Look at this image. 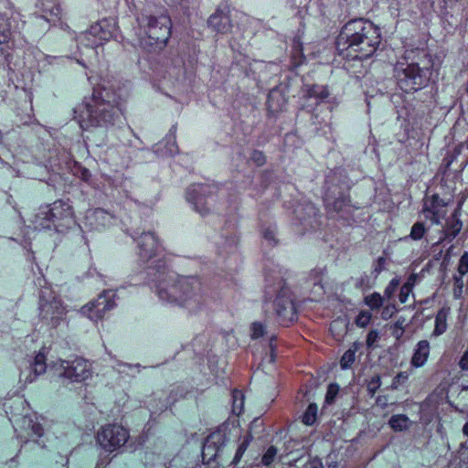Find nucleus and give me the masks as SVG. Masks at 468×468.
Here are the masks:
<instances>
[{
	"instance_id": "nucleus-1",
	"label": "nucleus",
	"mask_w": 468,
	"mask_h": 468,
	"mask_svg": "<svg viewBox=\"0 0 468 468\" xmlns=\"http://www.w3.org/2000/svg\"><path fill=\"white\" fill-rule=\"evenodd\" d=\"M125 93L123 89L116 88L113 84L99 85L93 88L90 96L84 98L79 108L74 109L73 118L82 129H108L115 125L122 115V106Z\"/></svg>"
},
{
	"instance_id": "nucleus-2",
	"label": "nucleus",
	"mask_w": 468,
	"mask_h": 468,
	"mask_svg": "<svg viewBox=\"0 0 468 468\" xmlns=\"http://www.w3.org/2000/svg\"><path fill=\"white\" fill-rule=\"evenodd\" d=\"M439 57L424 48L405 51L402 61L395 65L394 72L398 87L405 93L413 94L429 87L434 72L441 67Z\"/></svg>"
},
{
	"instance_id": "nucleus-3",
	"label": "nucleus",
	"mask_w": 468,
	"mask_h": 468,
	"mask_svg": "<svg viewBox=\"0 0 468 468\" xmlns=\"http://www.w3.org/2000/svg\"><path fill=\"white\" fill-rule=\"evenodd\" d=\"M380 42L379 27L370 21L358 18L349 20L342 27L335 47L340 54L345 50L353 51L354 58L363 60L376 52Z\"/></svg>"
},
{
	"instance_id": "nucleus-4",
	"label": "nucleus",
	"mask_w": 468,
	"mask_h": 468,
	"mask_svg": "<svg viewBox=\"0 0 468 468\" xmlns=\"http://www.w3.org/2000/svg\"><path fill=\"white\" fill-rule=\"evenodd\" d=\"M157 286L159 298L170 303L186 308L190 313L198 311L204 303L202 284L195 276L170 275Z\"/></svg>"
},
{
	"instance_id": "nucleus-5",
	"label": "nucleus",
	"mask_w": 468,
	"mask_h": 468,
	"mask_svg": "<svg viewBox=\"0 0 468 468\" xmlns=\"http://www.w3.org/2000/svg\"><path fill=\"white\" fill-rule=\"evenodd\" d=\"M138 23L146 28L147 37L144 45L154 50L164 48L171 37L172 21L167 14L152 13L144 9L137 16Z\"/></svg>"
},
{
	"instance_id": "nucleus-6",
	"label": "nucleus",
	"mask_w": 468,
	"mask_h": 468,
	"mask_svg": "<svg viewBox=\"0 0 468 468\" xmlns=\"http://www.w3.org/2000/svg\"><path fill=\"white\" fill-rule=\"evenodd\" d=\"M34 222L37 228H53L58 232H64L76 225L72 207L63 200L41 207L35 216Z\"/></svg>"
},
{
	"instance_id": "nucleus-7",
	"label": "nucleus",
	"mask_w": 468,
	"mask_h": 468,
	"mask_svg": "<svg viewBox=\"0 0 468 468\" xmlns=\"http://www.w3.org/2000/svg\"><path fill=\"white\" fill-rule=\"evenodd\" d=\"M265 281L264 300L265 302L271 301L274 297V307L279 317V323L287 326L296 316L292 292L284 285L283 281L280 277L275 279L267 277Z\"/></svg>"
},
{
	"instance_id": "nucleus-8",
	"label": "nucleus",
	"mask_w": 468,
	"mask_h": 468,
	"mask_svg": "<svg viewBox=\"0 0 468 468\" xmlns=\"http://www.w3.org/2000/svg\"><path fill=\"white\" fill-rule=\"evenodd\" d=\"M37 281L41 287L38 294V316L43 323L56 328L65 319L66 309L54 291L49 286L42 285L46 281L43 279Z\"/></svg>"
},
{
	"instance_id": "nucleus-9",
	"label": "nucleus",
	"mask_w": 468,
	"mask_h": 468,
	"mask_svg": "<svg viewBox=\"0 0 468 468\" xmlns=\"http://www.w3.org/2000/svg\"><path fill=\"white\" fill-rule=\"evenodd\" d=\"M218 186L215 184L195 183L186 190V200L190 202L197 212L201 216H207L212 211L209 200L217 194Z\"/></svg>"
},
{
	"instance_id": "nucleus-10",
	"label": "nucleus",
	"mask_w": 468,
	"mask_h": 468,
	"mask_svg": "<svg viewBox=\"0 0 468 468\" xmlns=\"http://www.w3.org/2000/svg\"><path fill=\"white\" fill-rule=\"evenodd\" d=\"M228 429L229 425L223 423L219 425L215 431L211 432L209 435L206 437L202 444V450L200 454L202 463L211 462L215 463H219L218 459L219 457L220 452L222 451L228 441Z\"/></svg>"
},
{
	"instance_id": "nucleus-11",
	"label": "nucleus",
	"mask_w": 468,
	"mask_h": 468,
	"mask_svg": "<svg viewBox=\"0 0 468 468\" xmlns=\"http://www.w3.org/2000/svg\"><path fill=\"white\" fill-rule=\"evenodd\" d=\"M128 438V431L116 424L102 427L96 437L101 447L110 452L124 445Z\"/></svg>"
},
{
	"instance_id": "nucleus-12",
	"label": "nucleus",
	"mask_w": 468,
	"mask_h": 468,
	"mask_svg": "<svg viewBox=\"0 0 468 468\" xmlns=\"http://www.w3.org/2000/svg\"><path fill=\"white\" fill-rule=\"evenodd\" d=\"M293 215L294 223L302 227V234L316 229L321 224V216L318 213V208L310 201L297 204L294 207Z\"/></svg>"
},
{
	"instance_id": "nucleus-13",
	"label": "nucleus",
	"mask_w": 468,
	"mask_h": 468,
	"mask_svg": "<svg viewBox=\"0 0 468 468\" xmlns=\"http://www.w3.org/2000/svg\"><path fill=\"white\" fill-rule=\"evenodd\" d=\"M324 200L335 199L349 194L350 182L343 170L335 169L325 178Z\"/></svg>"
},
{
	"instance_id": "nucleus-14",
	"label": "nucleus",
	"mask_w": 468,
	"mask_h": 468,
	"mask_svg": "<svg viewBox=\"0 0 468 468\" xmlns=\"http://www.w3.org/2000/svg\"><path fill=\"white\" fill-rule=\"evenodd\" d=\"M130 235L137 242L138 255L142 261H148L159 254L161 245L154 232L147 231L139 234L133 231Z\"/></svg>"
},
{
	"instance_id": "nucleus-15",
	"label": "nucleus",
	"mask_w": 468,
	"mask_h": 468,
	"mask_svg": "<svg viewBox=\"0 0 468 468\" xmlns=\"http://www.w3.org/2000/svg\"><path fill=\"white\" fill-rule=\"evenodd\" d=\"M114 294L110 291H103L94 301L84 305L81 313L92 321L102 319L105 313L115 306Z\"/></svg>"
},
{
	"instance_id": "nucleus-16",
	"label": "nucleus",
	"mask_w": 468,
	"mask_h": 468,
	"mask_svg": "<svg viewBox=\"0 0 468 468\" xmlns=\"http://www.w3.org/2000/svg\"><path fill=\"white\" fill-rule=\"evenodd\" d=\"M63 371L60 377L69 378L72 382H81L90 377V368L87 360L76 358L73 361H63L61 364Z\"/></svg>"
},
{
	"instance_id": "nucleus-17",
	"label": "nucleus",
	"mask_w": 468,
	"mask_h": 468,
	"mask_svg": "<svg viewBox=\"0 0 468 468\" xmlns=\"http://www.w3.org/2000/svg\"><path fill=\"white\" fill-rule=\"evenodd\" d=\"M448 205L438 194H433L430 199H425L422 207V213L425 218L434 224H439L444 216L442 209Z\"/></svg>"
},
{
	"instance_id": "nucleus-18",
	"label": "nucleus",
	"mask_w": 468,
	"mask_h": 468,
	"mask_svg": "<svg viewBox=\"0 0 468 468\" xmlns=\"http://www.w3.org/2000/svg\"><path fill=\"white\" fill-rule=\"evenodd\" d=\"M287 92L288 88L282 84L270 90L267 98V109L271 114L275 115L284 111L288 101Z\"/></svg>"
},
{
	"instance_id": "nucleus-19",
	"label": "nucleus",
	"mask_w": 468,
	"mask_h": 468,
	"mask_svg": "<svg viewBox=\"0 0 468 468\" xmlns=\"http://www.w3.org/2000/svg\"><path fill=\"white\" fill-rule=\"evenodd\" d=\"M329 214L336 213L340 218L348 220L353 212L350 196L336 197L335 199L324 200Z\"/></svg>"
},
{
	"instance_id": "nucleus-20",
	"label": "nucleus",
	"mask_w": 468,
	"mask_h": 468,
	"mask_svg": "<svg viewBox=\"0 0 468 468\" xmlns=\"http://www.w3.org/2000/svg\"><path fill=\"white\" fill-rule=\"evenodd\" d=\"M229 13V12L227 7H218L216 12L209 16L207 20L208 27L218 33H228L232 27Z\"/></svg>"
},
{
	"instance_id": "nucleus-21",
	"label": "nucleus",
	"mask_w": 468,
	"mask_h": 468,
	"mask_svg": "<svg viewBox=\"0 0 468 468\" xmlns=\"http://www.w3.org/2000/svg\"><path fill=\"white\" fill-rule=\"evenodd\" d=\"M170 275L176 274L168 270L167 262L164 258L153 261L152 265L148 267L147 276L152 282H154L156 283V287L164 279H165L166 282H171L169 281Z\"/></svg>"
},
{
	"instance_id": "nucleus-22",
	"label": "nucleus",
	"mask_w": 468,
	"mask_h": 468,
	"mask_svg": "<svg viewBox=\"0 0 468 468\" xmlns=\"http://www.w3.org/2000/svg\"><path fill=\"white\" fill-rule=\"evenodd\" d=\"M11 32L0 23V63L9 67L12 58L13 45L10 44Z\"/></svg>"
},
{
	"instance_id": "nucleus-23",
	"label": "nucleus",
	"mask_w": 468,
	"mask_h": 468,
	"mask_svg": "<svg viewBox=\"0 0 468 468\" xmlns=\"http://www.w3.org/2000/svg\"><path fill=\"white\" fill-rule=\"evenodd\" d=\"M37 6L43 12L42 16L48 22L60 19L61 9L58 0H38Z\"/></svg>"
},
{
	"instance_id": "nucleus-24",
	"label": "nucleus",
	"mask_w": 468,
	"mask_h": 468,
	"mask_svg": "<svg viewBox=\"0 0 468 468\" xmlns=\"http://www.w3.org/2000/svg\"><path fill=\"white\" fill-rule=\"evenodd\" d=\"M430 343L428 340H420L415 346L410 364L414 367H420L425 365L430 356Z\"/></svg>"
},
{
	"instance_id": "nucleus-25",
	"label": "nucleus",
	"mask_w": 468,
	"mask_h": 468,
	"mask_svg": "<svg viewBox=\"0 0 468 468\" xmlns=\"http://www.w3.org/2000/svg\"><path fill=\"white\" fill-rule=\"evenodd\" d=\"M303 98H314L319 101H324L330 95L329 89L326 85L319 84H304L303 86Z\"/></svg>"
},
{
	"instance_id": "nucleus-26",
	"label": "nucleus",
	"mask_w": 468,
	"mask_h": 468,
	"mask_svg": "<svg viewBox=\"0 0 468 468\" xmlns=\"http://www.w3.org/2000/svg\"><path fill=\"white\" fill-rule=\"evenodd\" d=\"M451 308L449 306L441 307L435 316V326L431 333V336L438 337L444 334L447 330V319L450 314Z\"/></svg>"
},
{
	"instance_id": "nucleus-27",
	"label": "nucleus",
	"mask_w": 468,
	"mask_h": 468,
	"mask_svg": "<svg viewBox=\"0 0 468 468\" xmlns=\"http://www.w3.org/2000/svg\"><path fill=\"white\" fill-rule=\"evenodd\" d=\"M410 420L405 414L392 415L388 420V425L394 431H405L410 429Z\"/></svg>"
},
{
	"instance_id": "nucleus-28",
	"label": "nucleus",
	"mask_w": 468,
	"mask_h": 468,
	"mask_svg": "<svg viewBox=\"0 0 468 468\" xmlns=\"http://www.w3.org/2000/svg\"><path fill=\"white\" fill-rule=\"evenodd\" d=\"M463 227V222L460 218L451 219L448 223V227L445 229V239L449 241L453 240L460 233Z\"/></svg>"
},
{
	"instance_id": "nucleus-29",
	"label": "nucleus",
	"mask_w": 468,
	"mask_h": 468,
	"mask_svg": "<svg viewBox=\"0 0 468 468\" xmlns=\"http://www.w3.org/2000/svg\"><path fill=\"white\" fill-rule=\"evenodd\" d=\"M89 33L101 41L109 40L112 37L111 31L104 29L101 23L91 26Z\"/></svg>"
},
{
	"instance_id": "nucleus-30",
	"label": "nucleus",
	"mask_w": 468,
	"mask_h": 468,
	"mask_svg": "<svg viewBox=\"0 0 468 468\" xmlns=\"http://www.w3.org/2000/svg\"><path fill=\"white\" fill-rule=\"evenodd\" d=\"M317 405L310 403L302 416V421L308 426H312L316 421Z\"/></svg>"
},
{
	"instance_id": "nucleus-31",
	"label": "nucleus",
	"mask_w": 468,
	"mask_h": 468,
	"mask_svg": "<svg viewBox=\"0 0 468 468\" xmlns=\"http://www.w3.org/2000/svg\"><path fill=\"white\" fill-rule=\"evenodd\" d=\"M244 395L240 390L234 389L232 391V412L239 415L243 410Z\"/></svg>"
},
{
	"instance_id": "nucleus-32",
	"label": "nucleus",
	"mask_w": 468,
	"mask_h": 468,
	"mask_svg": "<svg viewBox=\"0 0 468 468\" xmlns=\"http://www.w3.org/2000/svg\"><path fill=\"white\" fill-rule=\"evenodd\" d=\"M31 367L32 371L35 373V376L43 374L47 368L45 356L41 353L37 354L34 358V362L31 365Z\"/></svg>"
},
{
	"instance_id": "nucleus-33",
	"label": "nucleus",
	"mask_w": 468,
	"mask_h": 468,
	"mask_svg": "<svg viewBox=\"0 0 468 468\" xmlns=\"http://www.w3.org/2000/svg\"><path fill=\"white\" fill-rule=\"evenodd\" d=\"M384 297L378 292H373L364 298V303L372 310L378 309L383 305Z\"/></svg>"
},
{
	"instance_id": "nucleus-34",
	"label": "nucleus",
	"mask_w": 468,
	"mask_h": 468,
	"mask_svg": "<svg viewBox=\"0 0 468 468\" xmlns=\"http://www.w3.org/2000/svg\"><path fill=\"white\" fill-rule=\"evenodd\" d=\"M262 237L269 246L274 247L278 244L275 229L267 227L262 230Z\"/></svg>"
},
{
	"instance_id": "nucleus-35",
	"label": "nucleus",
	"mask_w": 468,
	"mask_h": 468,
	"mask_svg": "<svg viewBox=\"0 0 468 468\" xmlns=\"http://www.w3.org/2000/svg\"><path fill=\"white\" fill-rule=\"evenodd\" d=\"M278 450L275 446H270L263 453L261 463L265 466H270L275 460Z\"/></svg>"
},
{
	"instance_id": "nucleus-36",
	"label": "nucleus",
	"mask_w": 468,
	"mask_h": 468,
	"mask_svg": "<svg viewBox=\"0 0 468 468\" xmlns=\"http://www.w3.org/2000/svg\"><path fill=\"white\" fill-rule=\"evenodd\" d=\"M426 229L423 222H416L410 230V238L413 240H419L423 238Z\"/></svg>"
},
{
	"instance_id": "nucleus-37",
	"label": "nucleus",
	"mask_w": 468,
	"mask_h": 468,
	"mask_svg": "<svg viewBox=\"0 0 468 468\" xmlns=\"http://www.w3.org/2000/svg\"><path fill=\"white\" fill-rule=\"evenodd\" d=\"M458 272L461 276H463L468 272V251H465L459 260ZM454 279L456 282H462V277H454Z\"/></svg>"
},
{
	"instance_id": "nucleus-38",
	"label": "nucleus",
	"mask_w": 468,
	"mask_h": 468,
	"mask_svg": "<svg viewBox=\"0 0 468 468\" xmlns=\"http://www.w3.org/2000/svg\"><path fill=\"white\" fill-rule=\"evenodd\" d=\"M372 318V314L369 311H361L355 319V324L361 328L366 327L369 324Z\"/></svg>"
},
{
	"instance_id": "nucleus-39",
	"label": "nucleus",
	"mask_w": 468,
	"mask_h": 468,
	"mask_svg": "<svg viewBox=\"0 0 468 468\" xmlns=\"http://www.w3.org/2000/svg\"><path fill=\"white\" fill-rule=\"evenodd\" d=\"M356 355L354 350H346L340 359V367L342 369L349 368L355 362Z\"/></svg>"
},
{
	"instance_id": "nucleus-40",
	"label": "nucleus",
	"mask_w": 468,
	"mask_h": 468,
	"mask_svg": "<svg viewBox=\"0 0 468 468\" xmlns=\"http://www.w3.org/2000/svg\"><path fill=\"white\" fill-rule=\"evenodd\" d=\"M339 387L335 383H330L327 387V391L325 394L324 401L326 404H333L335 402V399L338 394Z\"/></svg>"
},
{
	"instance_id": "nucleus-41",
	"label": "nucleus",
	"mask_w": 468,
	"mask_h": 468,
	"mask_svg": "<svg viewBox=\"0 0 468 468\" xmlns=\"http://www.w3.org/2000/svg\"><path fill=\"white\" fill-rule=\"evenodd\" d=\"M186 392L183 387L176 386L170 391L167 400L168 402L175 403L178 399L185 398Z\"/></svg>"
},
{
	"instance_id": "nucleus-42",
	"label": "nucleus",
	"mask_w": 468,
	"mask_h": 468,
	"mask_svg": "<svg viewBox=\"0 0 468 468\" xmlns=\"http://www.w3.org/2000/svg\"><path fill=\"white\" fill-rule=\"evenodd\" d=\"M381 386V378H380V376L379 375H376L374 376L367 383V392H368V395L370 397H374V395L376 394L377 390L380 388Z\"/></svg>"
},
{
	"instance_id": "nucleus-43",
	"label": "nucleus",
	"mask_w": 468,
	"mask_h": 468,
	"mask_svg": "<svg viewBox=\"0 0 468 468\" xmlns=\"http://www.w3.org/2000/svg\"><path fill=\"white\" fill-rule=\"evenodd\" d=\"M27 428L31 431L32 434H34L37 438H40L44 434V428L42 424H40L37 420H33L32 419L28 420Z\"/></svg>"
},
{
	"instance_id": "nucleus-44",
	"label": "nucleus",
	"mask_w": 468,
	"mask_h": 468,
	"mask_svg": "<svg viewBox=\"0 0 468 468\" xmlns=\"http://www.w3.org/2000/svg\"><path fill=\"white\" fill-rule=\"evenodd\" d=\"M246 443H247V441H241L240 442V444L239 445V447H238V449L236 451L235 456H234L233 460L230 463L231 465L235 466V465H237L239 463V461L241 460L244 452L248 449V446H246Z\"/></svg>"
},
{
	"instance_id": "nucleus-45",
	"label": "nucleus",
	"mask_w": 468,
	"mask_h": 468,
	"mask_svg": "<svg viewBox=\"0 0 468 468\" xmlns=\"http://www.w3.org/2000/svg\"><path fill=\"white\" fill-rule=\"evenodd\" d=\"M250 159L257 166H262L266 163V157L260 150H253Z\"/></svg>"
},
{
	"instance_id": "nucleus-46",
	"label": "nucleus",
	"mask_w": 468,
	"mask_h": 468,
	"mask_svg": "<svg viewBox=\"0 0 468 468\" xmlns=\"http://www.w3.org/2000/svg\"><path fill=\"white\" fill-rule=\"evenodd\" d=\"M408 378H409V375H408L407 372L401 371V372L398 373L395 376V378H393V381H392V384L390 386V388L391 389H397L399 385H401V384L406 382Z\"/></svg>"
},
{
	"instance_id": "nucleus-47",
	"label": "nucleus",
	"mask_w": 468,
	"mask_h": 468,
	"mask_svg": "<svg viewBox=\"0 0 468 468\" xmlns=\"http://www.w3.org/2000/svg\"><path fill=\"white\" fill-rule=\"evenodd\" d=\"M411 290H412V284L410 283V282H407L406 283H404L401 286L400 291H399V300L400 303H406L407 302V299H408Z\"/></svg>"
},
{
	"instance_id": "nucleus-48",
	"label": "nucleus",
	"mask_w": 468,
	"mask_h": 468,
	"mask_svg": "<svg viewBox=\"0 0 468 468\" xmlns=\"http://www.w3.org/2000/svg\"><path fill=\"white\" fill-rule=\"evenodd\" d=\"M399 284V280L397 279V278H394L390 281V282L388 284V286L386 287L385 291H384V298H388L389 299L393 293L395 292V291L397 290L398 286Z\"/></svg>"
},
{
	"instance_id": "nucleus-49",
	"label": "nucleus",
	"mask_w": 468,
	"mask_h": 468,
	"mask_svg": "<svg viewBox=\"0 0 468 468\" xmlns=\"http://www.w3.org/2000/svg\"><path fill=\"white\" fill-rule=\"evenodd\" d=\"M251 337L257 339L264 335V325L260 322H254L251 324Z\"/></svg>"
},
{
	"instance_id": "nucleus-50",
	"label": "nucleus",
	"mask_w": 468,
	"mask_h": 468,
	"mask_svg": "<svg viewBox=\"0 0 468 468\" xmlns=\"http://www.w3.org/2000/svg\"><path fill=\"white\" fill-rule=\"evenodd\" d=\"M386 258L385 257H378L374 264V269L372 273L375 275V277H378V275L386 269Z\"/></svg>"
},
{
	"instance_id": "nucleus-51",
	"label": "nucleus",
	"mask_w": 468,
	"mask_h": 468,
	"mask_svg": "<svg viewBox=\"0 0 468 468\" xmlns=\"http://www.w3.org/2000/svg\"><path fill=\"white\" fill-rule=\"evenodd\" d=\"M75 175L84 182H89L91 178V173L86 167L79 166L75 172Z\"/></svg>"
},
{
	"instance_id": "nucleus-52",
	"label": "nucleus",
	"mask_w": 468,
	"mask_h": 468,
	"mask_svg": "<svg viewBox=\"0 0 468 468\" xmlns=\"http://www.w3.org/2000/svg\"><path fill=\"white\" fill-rule=\"evenodd\" d=\"M458 398L463 402V408L462 410L455 408V410L460 412L468 411V390H463L462 388L458 395Z\"/></svg>"
},
{
	"instance_id": "nucleus-53",
	"label": "nucleus",
	"mask_w": 468,
	"mask_h": 468,
	"mask_svg": "<svg viewBox=\"0 0 468 468\" xmlns=\"http://www.w3.org/2000/svg\"><path fill=\"white\" fill-rule=\"evenodd\" d=\"M379 338L378 332L377 330H370L367 335V348H372L375 342Z\"/></svg>"
},
{
	"instance_id": "nucleus-54",
	"label": "nucleus",
	"mask_w": 468,
	"mask_h": 468,
	"mask_svg": "<svg viewBox=\"0 0 468 468\" xmlns=\"http://www.w3.org/2000/svg\"><path fill=\"white\" fill-rule=\"evenodd\" d=\"M397 308L394 304L387 305L381 314L383 319L387 320L393 316V314L397 312Z\"/></svg>"
},
{
	"instance_id": "nucleus-55",
	"label": "nucleus",
	"mask_w": 468,
	"mask_h": 468,
	"mask_svg": "<svg viewBox=\"0 0 468 468\" xmlns=\"http://www.w3.org/2000/svg\"><path fill=\"white\" fill-rule=\"evenodd\" d=\"M458 365L463 371H468V348L462 355Z\"/></svg>"
},
{
	"instance_id": "nucleus-56",
	"label": "nucleus",
	"mask_w": 468,
	"mask_h": 468,
	"mask_svg": "<svg viewBox=\"0 0 468 468\" xmlns=\"http://www.w3.org/2000/svg\"><path fill=\"white\" fill-rule=\"evenodd\" d=\"M307 468H324L321 459L314 457L308 462Z\"/></svg>"
},
{
	"instance_id": "nucleus-57",
	"label": "nucleus",
	"mask_w": 468,
	"mask_h": 468,
	"mask_svg": "<svg viewBox=\"0 0 468 468\" xmlns=\"http://www.w3.org/2000/svg\"><path fill=\"white\" fill-rule=\"evenodd\" d=\"M276 335H271L270 337V341H269V346H270V349H271V361L274 360V351L276 349V345H275V342H276Z\"/></svg>"
},
{
	"instance_id": "nucleus-58",
	"label": "nucleus",
	"mask_w": 468,
	"mask_h": 468,
	"mask_svg": "<svg viewBox=\"0 0 468 468\" xmlns=\"http://www.w3.org/2000/svg\"><path fill=\"white\" fill-rule=\"evenodd\" d=\"M463 144H460L458 146H456V147L454 148V151H453V153H454V156H453L450 161H448V163H447V165H446V166H447V167H449V166H450V165L452 164V162L453 158H454L455 156H457V155H459V154H461V152H462V148H463Z\"/></svg>"
},
{
	"instance_id": "nucleus-59",
	"label": "nucleus",
	"mask_w": 468,
	"mask_h": 468,
	"mask_svg": "<svg viewBox=\"0 0 468 468\" xmlns=\"http://www.w3.org/2000/svg\"><path fill=\"white\" fill-rule=\"evenodd\" d=\"M405 318L399 317L395 323V327L400 329L401 334L404 332Z\"/></svg>"
},
{
	"instance_id": "nucleus-60",
	"label": "nucleus",
	"mask_w": 468,
	"mask_h": 468,
	"mask_svg": "<svg viewBox=\"0 0 468 468\" xmlns=\"http://www.w3.org/2000/svg\"><path fill=\"white\" fill-rule=\"evenodd\" d=\"M462 203V201L459 202L458 207L455 208L452 215V219L459 218Z\"/></svg>"
},
{
	"instance_id": "nucleus-61",
	"label": "nucleus",
	"mask_w": 468,
	"mask_h": 468,
	"mask_svg": "<svg viewBox=\"0 0 468 468\" xmlns=\"http://www.w3.org/2000/svg\"><path fill=\"white\" fill-rule=\"evenodd\" d=\"M226 242L229 245V246H233V247H236V245L238 244V239L236 237H231L229 238V239L226 240Z\"/></svg>"
},
{
	"instance_id": "nucleus-62",
	"label": "nucleus",
	"mask_w": 468,
	"mask_h": 468,
	"mask_svg": "<svg viewBox=\"0 0 468 468\" xmlns=\"http://www.w3.org/2000/svg\"><path fill=\"white\" fill-rule=\"evenodd\" d=\"M252 439H253V437H252L251 433H250V432H248V433L244 436V438H243V441H247L246 446H249V445H250V441H252Z\"/></svg>"
},
{
	"instance_id": "nucleus-63",
	"label": "nucleus",
	"mask_w": 468,
	"mask_h": 468,
	"mask_svg": "<svg viewBox=\"0 0 468 468\" xmlns=\"http://www.w3.org/2000/svg\"><path fill=\"white\" fill-rule=\"evenodd\" d=\"M362 344L359 342H354L352 345V347L348 350H354V354L356 355V352L361 347Z\"/></svg>"
},
{
	"instance_id": "nucleus-64",
	"label": "nucleus",
	"mask_w": 468,
	"mask_h": 468,
	"mask_svg": "<svg viewBox=\"0 0 468 468\" xmlns=\"http://www.w3.org/2000/svg\"><path fill=\"white\" fill-rule=\"evenodd\" d=\"M463 432L468 437V421L463 427Z\"/></svg>"
}]
</instances>
